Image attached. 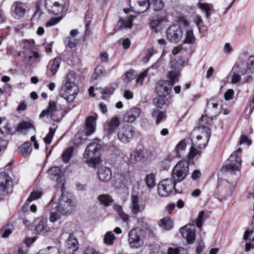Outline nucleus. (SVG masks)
Listing matches in <instances>:
<instances>
[{
  "label": "nucleus",
  "mask_w": 254,
  "mask_h": 254,
  "mask_svg": "<svg viewBox=\"0 0 254 254\" xmlns=\"http://www.w3.org/2000/svg\"><path fill=\"white\" fill-rule=\"evenodd\" d=\"M196 148H197V147L194 146L193 144H192L188 155V158L189 159H192L194 157L197 156H200L201 154V151L197 149Z\"/></svg>",
  "instance_id": "48"
},
{
  "label": "nucleus",
  "mask_w": 254,
  "mask_h": 254,
  "mask_svg": "<svg viewBox=\"0 0 254 254\" xmlns=\"http://www.w3.org/2000/svg\"><path fill=\"white\" fill-rule=\"evenodd\" d=\"M189 163L186 160L180 161L174 167L172 171L173 180L176 182L184 180L189 175Z\"/></svg>",
  "instance_id": "6"
},
{
  "label": "nucleus",
  "mask_w": 254,
  "mask_h": 254,
  "mask_svg": "<svg viewBox=\"0 0 254 254\" xmlns=\"http://www.w3.org/2000/svg\"><path fill=\"white\" fill-rule=\"evenodd\" d=\"M13 231V227L11 225L4 226L1 229L0 233L2 237L5 238L8 237Z\"/></svg>",
  "instance_id": "45"
},
{
  "label": "nucleus",
  "mask_w": 254,
  "mask_h": 254,
  "mask_svg": "<svg viewBox=\"0 0 254 254\" xmlns=\"http://www.w3.org/2000/svg\"><path fill=\"white\" fill-rule=\"evenodd\" d=\"M186 148V142L185 140L181 141L176 147V155L178 158L181 157L182 154L185 151Z\"/></svg>",
  "instance_id": "41"
},
{
  "label": "nucleus",
  "mask_w": 254,
  "mask_h": 254,
  "mask_svg": "<svg viewBox=\"0 0 254 254\" xmlns=\"http://www.w3.org/2000/svg\"><path fill=\"white\" fill-rule=\"evenodd\" d=\"M128 242L132 249H139L144 245L140 231L136 228L132 229L128 234Z\"/></svg>",
  "instance_id": "10"
},
{
  "label": "nucleus",
  "mask_w": 254,
  "mask_h": 254,
  "mask_svg": "<svg viewBox=\"0 0 254 254\" xmlns=\"http://www.w3.org/2000/svg\"><path fill=\"white\" fill-rule=\"evenodd\" d=\"M184 29L178 25L170 26L166 31V36L171 42L177 43L183 37Z\"/></svg>",
  "instance_id": "12"
},
{
  "label": "nucleus",
  "mask_w": 254,
  "mask_h": 254,
  "mask_svg": "<svg viewBox=\"0 0 254 254\" xmlns=\"http://www.w3.org/2000/svg\"><path fill=\"white\" fill-rule=\"evenodd\" d=\"M221 108V100L218 97H214L210 98L208 101L205 112L207 115L212 118L219 114Z\"/></svg>",
  "instance_id": "11"
},
{
  "label": "nucleus",
  "mask_w": 254,
  "mask_h": 254,
  "mask_svg": "<svg viewBox=\"0 0 254 254\" xmlns=\"http://www.w3.org/2000/svg\"><path fill=\"white\" fill-rule=\"evenodd\" d=\"M151 115L152 118L156 119V124L158 125L160 123L164 121L166 118V113L157 109L153 110Z\"/></svg>",
  "instance_id": "35"
},
{
  "label": "nucleus",
  "mask_w": 254,
  "mask_h": 254,
  "mask_svg": "<svg viewBox=\"0 0 254 254\" xmlns=\"http://www.w3.org/2000/svg\"><path fill=\"white\" fill-rule=\"evenodd\" d=\"M98 199L100 202L105 205L108 206L111 204L113 201V199L109 194H104L100 195L98 196Z\"/></svg>",
  "instance_id": "43"
},
{
  "label": "nucleus",
  "mask_w": 254,
  "mask_h": 254,
  "mask_svg": "<svg viewBox=\"0 0 254 254\" xmlns=\"http://www.w3.org/2000/svg\"><path fill=\"white\" fill-rule=\"evenodd\" d=\"M179 75V70L177 69L173 70L168 73L169 81H159L156 87L158 96H166L168 95L172 89L173 85L178 82Z\"/></svg>",
  "instance_id": "3"
},
{
  "label": "nucleus",
  "mask_w": 254,
  "mask_h": 254,
  "mask_svg": "<svg viewBox=\"0 0 254 254\" xmlns=\"http://www.w3.org/2000/svg\"><path fill=\"white\" fill-rule=\"evenodd\" d=\"M158 224L163 229L170 230L173 228L174 223L172 219L167 216L161 219Z\"/></svg>",
  "instance_id": "33"
},
{
  "label": "nucleus",
  "mask_w": 254,
  "mask_h": 254,
  "mask_svg": "<svg viewBox=\"0 0 254 254\" xmlns=\"http://www.w3.org/2000/svg\"><path fill=\"white\" fill-rule=\"evenodd\" d=\"M168 14H162L160 16H157L159 17L157 19H154L150 21L149 25L150 27L154 29L156 32H157V29L158 27L159 26L160 24L166 20L168 17Z\"/></svg>",
  "instance_id": "38"
},
{
  "label": "nucleus",
  "mask_w": 254,
  "mask_h": 254,
  "mask_svg": "<svg viewBox=\"0 0 254 254\" xmlns=\"http://www.w3.org/2000/svg\"><path fill=\"white\" fill-rule=\"evenodd\" d=\"M27 8L26 3L20 1H14L11 6V16L17 19L22 18L26 13Z\"/></svg>",
  "instance_id": "16"
},
{
  "label": "nucleus",
  "mask_w": 254,
  "mask_h": 254,
  "mask_svg": "<svg viewBox=\"0 0 254 254\" xmlns=\"http://www.w3.org/2000/svg\"><path fill=\"white\" fill-rule=\"evenodd\" d=\"M57 207L64 215L70 214L75 209V204L73 200L67 195L62 193L60 197Z\"/></svg>",
  "instance_id": "9"
},
{
  "label": "nucleus",
  "mask_w": 254,
  "mask_h": 254,
  "mask_svg": "<svg viewBox=\"0 0 254 254\" xmlns=\"http://www.w3.org/2000/svg\"><path fill=\"white\" fill-rule=\"evenodd\" d=\"M199 8L205 13V16L207 18H208L212 10L211 6L207 3H200L199 4Z\"/></svg>",
  "instance_id": "51"
},
{
  "label": "nucleus",
  "mask_w": 254,
  "mask_h": 254,
  "mask_svg": "<svg viewBox=\"0 0 254 254\" xmlns=\"http://www.w3.org/2000/svg\"><path fill=\"white\" fill-rule=\"evenodd\" d=\"M78 241L72 234H70L65 243L67 253L72 254L78 249Z\"/></svg>",
  "instance_id": "24"
},
{
  "label": "nucleus",
  "mask_w": 254,
  "mask_h": 254,
  "mask_svg": "<svg viewBox=\"0 0 254 254\" xmlns=\"http://www.w3.org/2000/svg\"><path fill=\"white\" fill-rule=\"evenodd\" d=\"M252 143V140L250 139L248 137L245 135H242L239 141V144H246L249 146Z\"/></svg>",
  "instance_id": "58"
},
{
  "label": "nucleus",
  "mask_w": 254,
  "mask_h": 254,
  "mask_svg": "<svg viewBox=\"0 0 254 254\" xmlns=\"http://www.w3.org/2000/svg\"><path fill=\"white\" fill-rule=\"evenodd\" d=\"M234 95V91L230 89H228L224 94V98L226 100H230L233 99Z\"/></svg>",
  "instance_id": "63"
},
{
  "label": "nucleus",
  "mask_w": 254,
  "mask_h": 254,
  "mask_svg": "<svg viewBox=\"0 0 254 254\" xmlns=\"http://www.w3.org/2000/svg\"><path fill=\"white\" fill-rule=\"evenodd\" d=\"M195 41V38L191 29L185 30L184 34V39L183 42L184 44H193Z\"/></svg>",
  "instance_id": "37"
},
{
  "label": "nucleus",
  "mask_w": 254,
  "mask_h": 254,
  "mask_svg": "<svg viewBox=\"0 0 254 254\" xmlns=\"http://www.w3.org/2000/svg\"><path fill=\"white\" fill-rule=\"evenodd\" d=\"M32 127L33 125L31 123L23 122L17 127V130L21 131L23 129H28Z\"/></svg>",
  "instance_id": "56"
},
{
  "label": "nucleus",
  "mask_w": 254,
  "mask_h": 254,
  "mask_svg": "<svg viewBox=\"0 0 254 254\" xmlns=\"http://www.w3.org/2000/svg\"><path fill=\"white\" fill-rule=\"evenodd\" d=\"M97 177L98 179L102 182H108L112 178L111 171L109 168L102 166L98 169Z\"/></svg>",
  "instance_id": "22"
},
{
  "label": "nucleus",
  "mask_w": 254,
  "mask_h": 254,
  "mask_svg": "<svg viewBox=\"0 0 254 254\" xmlns=\"http://www.w3.org/2000/svg\"><path fill=\"white\" fill-rule=\"evenodd\" d=\"M115 88L112 86L105 88L102 92V98L103 99H108L111 95L113 94L115 91Z\"/></svg>",
  "instance_id": "50"
},
{
  "label": "nucleus",
  "mask_w": 254,
  "mask_h": 254,
  "mask_svg": "<svg viewBox=\"0 0 254 254\" xmlns=\"http://www.w3.org/2000/svg\"><path fill=\"white\" fill-rule=\"evenodd\" d=\"M176 182L171 178L164 179L158 184V194L161 197L168 196L174 190L177 192L175 189Z\"/></svg>",
  "instance_id": "8"
},
{
  "label": "nucleus",
  "mask_w": 254,
  "mask_h": 254,
  "mask_svg": "<svg viewBox=\"0 0 254 254\" xmlns=\"http://www.w3.org/2000/svg\"><path fill=\"white\" fill-rule=\"evenodd\" d=\"M141 113V109L137 107L131 108L126 111L123 116V120L126 123H133Z\"/></svg>",
  "instance_id": "19"
},
{
  "label": "nucleus",
  "mask_w": 254,
  "mask_h": 254,
  "mask_svg": "<svg viewBox=\"0 0 254 254\" xmlns=\"http://www.w3.org/2000/svg\"><path fill=\"white\" fill-rule=\"evenodd\" d=\"M38 254H60V250L56 247H49L41 250Z\"/></svg>",
  "instance_id": "42"
},
{
  "label": "nucleus",
  "mask_w": 254,
  "mask_h": 254,
  "mask_svg": "<svg viewBox=\"0 0 254 254\" xmlns=\"http://www.w3.org/2000/svg\"><path fill=\"white\" fill-rule=\"evenodd\" d=\"M104 73V68L102 66H97L95 69V75L93 76L94 79H96L97 76L100 75Z\"/></svg>",
  "instance_id": "64"
},
{
  "label": "nucleus",
  "mask_w": 254,
  "mask_h": 254,
  "mask_svg": "<svg viewBox=\"0 0 254 254\" xmlns=\"http://www.w3.org/2000/svg\"><path fill=\"white\" fill-rule=\"evenodd\" d=\"M31 143L30 142H26L20 147L22 152V155L25 157L29 155L31 151Z\"/></svg>",
  "instance_id": "46"
},
{
  "label": "nucleus",
  "mask_w": 254,
  "mask_h": 254,
  "mask_svg": "<svg viewBox=\"0 0 254 254\" xmlns=\"http://www.w3.org/2000/svg\"><path fill=\"white\" fill-rule=\"evenodd\" d=\"M253 224L254 225L252 229L247 230L244 234V239L247 241L252 239V243H247L245 247V251H249L252 248H254V216L253 217Z\"/></svg>",
  "instance_id": "23"
},
{
  "label": "nucleus",
  "mask_w": 254,
  "mask_h": 254,
  "mask_svg": "<svg viewBox=\"0 0 254 254\" xmlns=\"http://www.w3.org/2000/svg\"><path fill=\"white\" fill-rule=\"evenodd\" d=\"M130 6L136 13H141L149 8L148 0H130Z\"/></svg>",
  "instance_id": "18"
},
{
  "label": "nucleus",
  "mask_w": 254,
  "mask_h": 254,
  "mask_svg": "<svg viewBox=\"0 0 254 254\" xmlns=\"http://www.w3.org/2000/svg\"><path fill=\"white\" fill-rule=\"evenodd\" d=\"M61 62V59L59 58H55L53 62L51 68V71L53 75H55L57 72Z\"/></svg>",
  "instance_id": "52"
},
{
  "label": "nucleus",
  "mask_w": 254,
  "mask_h": 254,
  "mask_svg": "<svg viewBox=\"0 0 254 254\" xmlns=\"http://www.w3.org/2000/svg\"><path fill=\"white\" fill-rule=\"evenodd\" d=\"M241 76L237 72H233L232 74L231 83L233 84H237L241 80Z\"/></svg>",
  "instance_id": "60"
},
{
  "label": "nucleus",
  "mask_w": 254,
  "mask_h": 254,
  "mask_svg": "<svg viewBox=\"0 0 254 254\" xmlns=\"http://www.w3.org/2000/svg\"><path fill=\"white\" fill-rule=\"evenodd\" d=\"M144 157L143 151L141 149L132 151L129 155V161L132 164H136L141 161Z\"/></svg>",
  "instance_id": "28"
},
{
  "label": "nucleus",
  "mask_w": 254,
  "mask_h": 254,
  "mask_svg": "<svg viewBox=\"0 0 254 254\" xmlns=\"http://www.w3.org/2000/svg\"><path fill=\"white\" fill-rule=\"evenodd\" d=\"M61 19L62 18L60 17L52 18L47 22L46 26H51L55 25L59 23L61 21Z\"/></svg>",
  "instance_id": "62"
},
{
  "label": "nucleus",
  "mask_w": 254,
  "mask_h": 254,
  "mask_svg": "<svg viewBox=\"0 0 254 254\" xmlns=\"http://www.w3.org/2000/svg\"><path fill=\"white\" fill-rule=\"evenodd\" d=\"M76 81V74L70 71L67 74L61 87L60 95L68 103H72L79 93V87Z\"/></svg>",
  "instance_id": "1"
},
{
  "label": "nucleus",
  "mask_w": 254,
  "mask_h": 254,
  "mask_svg": "<svg viewBox=\"0 0 254 254\" xmlns=\"http://www.w3.org/2000/svg\"><path fill=\"white\" fill-rule=\"evenodd\" d=\"M56 128L57 127H56L54 128L51 127L50 128L49 132L44 138V141L46 144H49L52 142L53 137L56 130Z\"/></svg>",
  "instance_id": "53"
},
{
  "label": "nucleus",
  "mask_w": 254,
  "mask_h": 254,
  "mask_svg": "<svg viewBox=\"0 0 254 254\" xmlns=\"http://www.w3.org/2000/svg\"><path fill=\"white\" fill-rule=\"evenodd\" d=\"M149 7L153 9V13L156 16H160L162 14H168L164 9L165 3L163 0H148Z\"/></svg>",
  "instance_id": "17"
},
{
  "label": "nucleus",
  "mask_w": 254,
  "mask_h": 254,
  "mask_svg": "<svg viewBox=\"0 0 254 254\" xmlns=\"http://www.w3.org/2000/svg\"><path fill=\"white\" fill-rule=\"evenodd\" d=\"M167 51L166 49L164 48L161 54L160 57L158 60L151 66V68L159 69L161 68H164L166 64V60L165 58Z\"/></svg>",
  "instance_id": "31"
},
{
  "label": "nucleus",
  "mask_w": 254,
  "mask_h": 254,
  "mask_svg": "<svg viewBox=\"0 0 254 254\" xmlns=\"http://www.w3.org/2000/svg\"><path fill=\"white\" fill-rule=\"evenodd\" d=\"M155 175L153 173L147 174L144 179L145 183L149 189H152L156 185Z\"/></svg>",
  "instance_id": "40"
},
{
  "label": "nucleus",
  "mask_w": 254,
  "mask_h": 254,
  "mask_svg": "<svg viewBox=\"0 0 254 254\" xmlns=\"http://www.w3.org/2000/svg\"><path fill=\"white\" fill-rule=\"evenodd\" d=\"M50 228L48 226L47 220L45 218H42L35 229V233L44 235L50 232Z\"/></svg>",
  "instance_id": "26"
},
{
  "label": "nucleus",
  "mask_w": 254,
  "mask_h": 254,
  "mask_svg": "<svg viewBox=\"0 0 254 254\" xmlns=\"http://www.w3.org/2000/svg\"><path fill=\"white\" fill-rule=\"evenodd\" d=\"M64 0H46L45 6L48 10L55 15L63 13L65 9Z\"/></svg>",
  "instance_id": "14"
},
{
  "label": "nucleus",
  "mask_w": 254,
  "mask_h": 254,
  "mask_svg": "<svg viewBox=\"0 0 254 254\" xmlns=\"http://www.w3.org/2000/svg\"><path fill=\"white\" fill-rule=\"evenodd\" d=\"M86 138H83L82 137V135L81 134V132H78L75 136V139H74V144H79L80 143H83L86 140Z\"/></svg>",
  "instance_id": "59"
},
{
  "label": "nucleus",
  "mask_w": 254,
  "mask_h": 254,
  "mask_svg": "<svg viewBox=\"0 0 254 254\" xmlns=\"http://www.w3.org/2000/svg\"><path fill=\"white\" fill-rule=\"evenodd\" d=\"M176 157V155H174V152L169 153L161 161L162 167L165 170L168 169L170 166L171 163Z\"/></svg>",
  "instance_id": "39"
},
{
  "label": "nucleus",
  "mask_w": 254,
  "mask_h": 254,
  "mask_svg": "<svg viewBox=\"0 0 254 254\" xmlns=\"http://www.w3.org/2000/svg\"><path fill=\"white\" fill-rule=\"evenodd\" d=\"M74 150V147L72 146L69 147L63 152L62 158L63 161L67 163L72 156Z\"/></svg>",
  "instance_id": "44"
},
{
  "label": "nucleus",
  "mask_w": 254,
  "mask_h": 254,
  "mask_svg": "<svg viewBox=\"0 0 254 254\" xmlns=\"http://www.w3.org/2000/svg\"><path fill=\"white\" fill-rule=\"evenodd\" d=\"M57 203L54 202V199H53L50 203V206L51 208L50 220L52 222H55L60 219L62 215H64L61 212V210L57 207Z\"/></svg>",
  "instance_id": "20"
},
{
  "label": "nucleus",
  "mask_w": 254,
  "mask_h": 254,
  "mask_svg": "<svg viewBox=\"0 0 254 254\" xmlns=\"http://www.w3.org/2000/svg\"><path fill=\"white\" fill-rule=\"evenodd\" d=\"M210 137V131L208 129L204 130L201 128H196L191 133L192 144L199 149L205 147Z\"/></svg>",
  "instance_id": "4"
},
{
  "label": "nucleus",
  "mask_w": 254,
  "mask_h": 254,
  "mask_svg": "<svg viewBox=\"0 0 254 254\" xmlns=\"http://www.w3.org/2000/svg\"><path fill=\"white\" fill-rule=\"evenodd\" d=\"M115 239L114 234L112 232H108L105 235L104 242L107 245H112Z\"/></svg>",
  "instance_id": "49"
},
{
  "label": "nucleus",
  "mask_w": 254,
  "mask_h": 254,
  "mask_svg": "<svg viewBox=\"0 0 254 254\" xmlns=\"http://www.w3.org/2000/svg\"><path fill=\"white\" fill-rule=\"evenodd\" d=\"M154 103L156 107L162 108L167 103L166 96H158L157 98L154 99Z\"/></svg>",
  "instance_id": "47"
},
{
  "label": "nucleus",
  "mask_w": 254,
  "mask_h": 254,
  "mask_svg": "<svg viewBox=\"0 0 254 254\" xmlns=\"http://www.w3.org/2000/svg\"><path fill=\"white\" fill-rule=\"evenodd\" d=\"M242 153V149L239 147L229 157L228 163L222 168V171L236 175L239 172L241 166V160L239 155Z\"/></svg>",
  "instance_id": "5"
},
{
  "label": "nucleus",
  "mask_w": 254,
  "mask_h": 254,
  "mask_svg": "<svg viewBox=\"0 0 254 254\" xmlns=\"http://www.w3.org/2000/svg\"><path fill=\"white\" fill-rule=\"evenodd\" d=\"M206 116H202L201 119L199 121V126L197 128H201L202 130H206L208 129L210 131V122L212 121V118Z\"/></svg>",
  "instance_id": "34"
},
{
  "label": "nucleus",
  "mask_w": 254,
  "mask_h": 254,
  "mask_svg": "<svg viewBox=\"0 0 254 254\" xmlns=\"http://www.w3.org/2000/svg\"><path fill=\"white\" fill-rule=\"evenodd\" d=\"M49 178L53 180L56 181L60 183L62 180L61 170L58 167H53L50 168L48 171Z\"/></svg>",
  "instance_id": "29"
},
{
  "label": "nucleus",
  "mask_w": 254,
  "mask_h": 254,
  "mask_svg": "<svg viewBox=\"0 0 254 254\" xmlns=\"http://www.w3.org/2000/svg\"><path fill=\"white\" fill-rule=\"evenodd\" d=\"M248 68L246 72L248 71L253 72L254 71V56H250L247 63Z\"/></svg>",
  "instance_id": "54"
},
{
  "label": "nucleus",
  "mask_w": 254,
  "mask_h": 254,
  "mask_svg": "<svg viewBox=\"0 0 254 254\" xmlns=\"http://www.w3.org/2000/svg\"><path fill=\"white\" fill-rule=\"evenodd\" d=\"M120 124V118L114 116L107 122L105 129L108 134H111L117 129Z\"/></svg>",
  "instance_id": "21"
},
{
  "label": "nucleus",
  "mask_w": 254,
  "mask_h": 254,
  "mask_svg": "<svg viewBox=\"0 0 254 254\" xmlns=\"http://www.w3.org/2000/svg\"><path fill=\"white\" fill-rule=\"evenodd\" d=\"M135 134L133 127L129 125H125L120 127L118 131V137L123 143L129 142Z\"/></svg>",
  "instance_id": "13"
},
{
  "label": "nucleus",
  "mask_w": 254,
  "mask_h": 254,
  "mask_svg": "<svg viewBox=\"0 0 254 254\" xmlns=\"http://www.w3.org/2000/svg\"><path fill=\"white\" fill-rule=\"evenodd\" d=\"M42 193L39 191H33L29 197L26 200L25 204L22 207L21 209L23 212H26L27 210V208L29 206V203L31 201L34 200L36 199L40 198L41 196Z\"/></svg>",
  "instance_id": "32"
},
{
  "label": "nucleus",
  "mask_w": 254,
  "mask_h": 254,
  "mask_svg": "<svg viewBox=\"0 0 254 254\" xmlns=\"http://www.w3.org/2000/svg\"><path fill=\"white\" fill-rule=\"evenodd\" d=\"M133 16L130 15L125 18L121 19L117 24V27L120 28H131L132 25Z\"/></svg>",
  "instance_id": "36"
},
{
  "label": "nucleus",
  "mask_w": 254,
  "mask_h": 254,
  "mask_svg": "<svg viewBox=\"0 0 254 254\" xmlns=\"http://www.w3.org/2000/svg\"><path fill=\"white\" fill-rule=\"evenodd\" d=\"M180 232L183 238L186 240L188 244L191 245L194 242L196 233L194 224H188L180 228Z\"/></svg>",
  "instance_id": "15"
},
{
  "label": "nucleus",
  "mask_w": 254,
  "mask_h": 254,
  "mask_svg": "<svg viewBox=\"0 0 254 254\" xmlns=\"http://www.w3.org/2000/svg\"><path fill=\"white\" fill-rule=\"evenodd\" d=\"M96 118L89 116L86 120L85 134L86 136L90 135L95 131Z\"/></svg>",
  "instance_id": "25"
},
{
  "label": "nucleus",
  "mask_w": 254,
  "mask_h": 254,
  "mask_svg": "<svg viewBox=\"0 0 254 254\" xmlns=\"http://www.w3.org/2000/svg\"><path fill=\"white\" fill-rule=\"evenodd\" d=\"M148 70L149 68H147L139 75L136 80V82L137 84H139L141 85H142L144 78L146 77L147 75Z\"/></svg>",
  "instance_id": "55"
},
{
  "label": "nucleus",
  "mask_w": 254,
  "mask_h": 254,
  "mask_svg": "<svg viewBox=\"0 0 254 254\" xmlns=\"http://www.w3.org/2000/svg\"><path fill=\"white\" fill-rule=\"evenodd\" d=\"M10 181V178L6 173H0V195L8 188Z\"/></svg>",
  "instance_id": "30"
},
{
  "label": "nucleus",
  "mask_w": 254,
  "mask_h": 254,
  "mask_svg": "<svg viewBox=\"0 0 254 254\" xmlns=\"http://www.w3.org/2000/svg\"><path fill=\"white\" fill-rule=\"evenodd\" d=\"M101 149V145L98 141L92 142L86 148L83 157L90 167H95L99 163Z\"/></svg>",
  "instance_id": "2"
},
{
  "label": "nucleus",
  "mask_w": 254,
  "mask_h": 254,
  "mask_svg": "<svg viewBox=\"0 0 254 254\" xmlns=\"http://www.w3.org/2000/svg\"><path fill=\"white\" fill-rule=\"evenodd\" d=\"M130 208L131 212L134 215L138 214L143 209L139 204V198L137 195L131 196Z\"/></svg>",
  "instance_id": "27"
},
{
  "label": "nucleus",
  "mask_w": 254,
  "mask_h": 254,
  "mask_svg": "<svg viewBox=\"0 0 254 254\" xmlns=\"http://www.w3.org/2000/svg\"><path fill=\"white\" fill-rule=\"evenodd\" d=\"M46 116L57 122H60L64 116L62 111L54 101L49 102L48 108L43 110L39 116L40 118H43Z\"/></svg>",
  "instance_id": "7"
},
{
  "label": "nucleus",
  "mask_w": 254,
  "mask_h": 254,
  "mask_svg": "<svg viewBox=\"0 0 254 254\" xmlns=\"http://www.w3.org/2000/svg\"><path fill=\"white\" fill-rule=\"evenodd\" d=\"M223 185L226 187L227 192L231 194L235 187V183H230L227 181L223 182Z\"/></svg>",
  "instance_id": "57"
},
{
  "label": "nucleus",
  "mask_w": 254,
  "mask_h": 254,
  "mask_svg": "<svg viewBox=\"0 0 254 254\" xmlns=\"http://www.w3.org/2000/svg\"><path fill=\"white\" fill-rule=\"evenodd\" d=\"M205 212L201 211L196 219V226L198 228H200L202 226L203 219Z\"/></svg>",
  "instance_id": "61"
}]
</instances>
